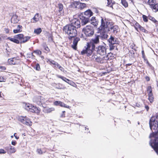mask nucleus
<instances>
[{"mask_svg": "<svg viewBox=\"0 0 158 158\" xmlns=\"http://www.w3.org/2000/svg\"><path fill=\"white\" fill-rule=\"evenodd\" d=\"M63 31L69 35V39L71 40L74 38L77 34V31L75 27L72 25L68 24L63 27Z\"/></svg>", "mask_w": 158, "mask_h": 158, "instance_id": "obj_1", "label": "nucleus"}, {"mask_svg": "<svg viewBox=\"0 0 158 158\" xmlns=\"http://www.w3.org/2000/svg\"><path fill=\"white\" fill-rule=\"evenodd\" d=\"M149 138L150 139L149 144L158 155V134L151 133Z\"/></svg>", "mask_w": 158, "mask_h": 158, "instance_id": "obj_2", "label": "nucleus"}, {"mask_svg": "<svg viewBox=\"0 0 158 158\" xmlns=\"http://www.w3.org/2000/svg\"><path fill=\"white\" fill-rule=\"evenodd\" d=\"M112 23L110 20L108 19L101 17V24L98 28V30L101 31H107Z\"/></svg>", "mask_w": 158, "mask_h": 158, "instance_id": "obj_3", "label": "nucleus"}, {"mask_svg": "<svg viewBox=\"0 0 158 158\" xmlns=\"http://www.w3.org/2000/svg\"><path fill=\"white\" fill-rule=\"evenodd\" d=\"M149 126L152 131V133L158 134V122L155 117H152L149 120Z\"/></svg>", "mask_w": 158, "mask_h": 158, "instance_id": "obj_4", "label": "nucleus"}, {"mask_svg": "<svg viewBox=\"0 0 158 158\" xmlns=\"http://www.w3.org/2000/svg\"><path fill=\"white\" fill-rule=\"evenodd\" d=\"M108 55L103 57H98L97 55L94 53L91 58L100 64H103L105 63L107 60H109L110 58L108 57Z\"/></svg>", "mask_w": 158, "mask_h": 158, "instance_id": "obj_5", "label": "nucleus"}, {"mask_svg": "<svg viewBox=\"0 0 158 158\" xmlns=\"http://www.w3.org/2000/svg\"><path fill=\"white\" fill-rule=\"evenodd\" d=\"M85 49L83 50L81 52V54L82 55L86 54L87 56H89L93 54L94 51L95 50V49H92V46L89 44V43H87L86 46H85Z\"/></svg>", "mask_w": 158, "mask_h": 158, "instance_id": "obj_6", "label": "nucleus"}, {"mask_svg": "<svg viewBox=\"0 0 158 158\" xmlns=\"http://www.w3.org/2000/svg\"><path fill=\"white\" fill-rule=\"evenodd\" d=\"M107 31L112 35H116L119 32V29L118 26L114 25L112 23Z\"/></svg>", "mask_w": 158, "mask_h": 158, "instance_id": "obj_7", "label": "nucleus"}, {"mask_svg": "<svg viewBox=\"0 0 158 158\" xmlns=\"http://www.w3.org/2000/svg\"><path fill=\"white\" fill-rule=\"evenodd\" d=\"M83 31L86 36H92L94 33L93 27L90 26H87L83 29Z\"/></svg>", "mask_w": 158, "mask_h": 158, "instance_id": "obj_8", "label": "nucleus"}, {"mask_svg": "<svg viewBox=\"0 0 158 158\" xmlns=\"http://www.w3.org/2000/svg\"><path fill=\"white\" fill-rule=\"evenodd\" d=\"M107 48L103 45H99L95 48V51L98 54L101 56H104L106 54Z\"/></svg>", "mask_w": 158, "mask_h": 158, "instance_id": "obj_9", "label": "nucleus"}, {"mask_svg": "<svg viewBox=\"0 0 158 158\" xmlns=\"http://www.w3.org/2000/svg\"><path fill=\"white\" fill-rule=\"evenodd\" d=\"M99 35H95V37L92 38L90 43L89 44L92 46V49H95L96 48L95 44H98L99 43Z\"/></svg>", "mask_w": 158, "mask_h": 158, "instance_id": "obj_10", "label": "nucleus"}, {"mask_svg": "<svg viewBox=\"0 0 158 158\" xmlns=\"http://www.w3.org/2000/svg\"><path fill=\"white\" fill-rule=\"evenodd\" d=\"M33 102H35L38 105L41 106L44 103V98L41 96L35 97L33 98Z\"/></svg>", "mask_w": 158, "mask_h": 158, "instance_id": "obj_11", "label": "nucleus"}, {"mask_svg": "<svg viewBox=\"0 0 158 158\" xmlns=\"http://www.w3.org/2000/svg\"><path fill=\"white\" fill-rule=\"evenodd\" d=\"M79 18L81 21L82 25H84L88 23L89 21V19L85 17L83 14H81L79 16Z\"/></svg>", "mask_w": 158, "mask_h": 158, "instance_id": "obj_12", "label": "nucleus"}, {"mask_svg": "<svg viewBox=\"0 0 158 158\" xmlns=\"http://www.w3.org/2000/svg\"><path fill=\"white\" fill-rule=\"evenodd\" d=\"M70 25H72L75 27V28H78L80 27L81 26L80 21L77 19H74L72 21V23Z\"/></svg>", "mask_w": 158, "mask_h": 158, "instance_id": "obj_13", "label": "nucleus"}, {"mask_svg": "<svg viewBox=\"0 0 158 158\" xmlns=\"http://www.w3.org/2000/svg\"><path fill=\"white\" fill-rule=\"evenodd\" d=\"M108 41L109 44H116L119 43L118 39L112 36V35H110V37L108 40Z\"/></svg>", "mask_w": 158, "mask_h": 158, "instance_id": "obj_14", "label": "nucleus"}, {"mask_svg": "<svg viewBox=\"0 0 158 158\" xmlns=\"http://www.w3.org/2000/svg\"><path fill=\"white\" fill-rule=\"evenodd\" d=\"M99 31L98 30V33H100V35H99V38H100L102 40H106L107 39L108 36V35L105 32L106 31Z\"/></svg>", "mask_w": 158, "mask_h": 158, "instance_id": "obj_15", "label": "nucleus"}, {"mask_svg": "<svg viewBox=\"0 0 158 158\" xmlns=\"http://www.w3.org/2000/svg\"><path fill=\"white\" fill-rule=\"evenodd\" d=\"M74 5H76V8H80L82 9L86 7V4L84 3H81L78 2H75L74 3Z\"/></svg>", "mask_w": 158, "mask_h": 158, "instance_id": "obj_16", "label": "nucleus"}, {"mask_svg": "<svg viewBox=\"0 0 158 158\" xmlns=\"http://www.w3.org/2000/svg\"><path fill=\"white\" fill-rule=\"evenodd\" d=\"M40 111V110L36 106L30 105V112L38 114Z\"/></svg>", "mask_w": 158, "mask_h": 158, "instance_id": "obj_17", "label": "nucleus"}, {"mask_svg": "<svg viewBox=\"0 0 158 158\" xmlns=\"http://www.w3.org/2000/svg\"><path fill=\"white\" fill-rule=\"evenodd\" d=\"M57 7L58 9V11L60 13V15L62 16L64 15V10L63 4L59 3L58 4Z\"/></svg>", "mask_w": 158, "mask_h": 158, "instance_id": "obj_18", "label": "nucleus"}, {"mask_svg": "<svg viewBox=\"0 0 158 158\" xmlns=\"http://www.w3.org/2000/svg\"><path fill=\"white\" fill-rule=\"evenodd\" d=\"M80 40V38L78 37H76L74 39L73 44L72 47L74 49H77V46L78 42Z\"/></svg>", "mask_w": 158, "mask_h": 158, "instance_id": "obj_19", "label": "nucleus"}, {"mask_svg": "<svg viewBox=\"0 0 158 158\" xmlns=\"http://www.w3.org/2000/svg\"><path fill=\"white\" fill-rule=\"evenodd\" d=\"M93 13L90 10H88L85 11L83 14L85 17L89 18L91 16L93 15Z\"/></svg>", "mask_w": 158, "mask_h": 158, "instance_id": "obj_20", "label": "nucleus"}, {"mask_svg": "<svg viewBox=\"0 0 158 158\" xmlns=\"http://www.w3.org/2000/svg\"><path fill=\"white\" fill-rule=\"evenodd\" d=\"M39 14L36 13L33 18L31 19V22L35 23L38 22L39 20Z\"/></svg>", "mask_w": 158, "mask_h": 158, "instance_id": "obj_21", "label": "nucleus"}, {"mask_svg": "<svg viewBox=\"0 0 158 158\" xmlns=\"http://www.w3.org/2000/svg\"><path fill=\"white\" fill-rule=\"evenodd\" d=\"M57 77L58 78L62 79L64 81L66 82L67 83H68L69 84H71V81L69 80V79H67L66 78L64 77L59 75H57Z\"/></svg>", "mask_w": 158, "mask_h": 158, "instance_id": "obj_22", "label": "nucleus"}, {"mask_svg": "<svg viewBox=\"0 0 158 158\" xmlns=\"http://www.w3.org/2000/svg\"><path fill=\"white\" fill-rule=\"evenodd\" d=\"M54 109L53 108H48V107H45L44 108V109L43 110V111L44 113H49L51 112L52 111H54Z\"/></svg>", "mask_w": 158, "mask_h": 158, "instance_id": "obj_23", "label": "nucleus"}, {"mask_svg": "<svg viewBox=\"0 0 158 158\" xmlns=\"http://www.w3.org/2000/svg\"><path fill=\"white\" fill-rule=\"evenodd\" d=\"M18 16L16 15H13L11 19V22L12 23H17L19 21L18 19H17Z\"/></svg>", "mask_w": 158, "mask_h": 158, "instance_id": "obj_24", "label": "nucleus"}, {"mask_svg": "<svg viewBox=\"0 0 158 158\" xmlns=\"http://www.w3.org/2000/svg\"><path fill=\"white\" fill-rule=\"evenodd\" d=\"M8 61L10 64L14 65L16 64L17 63L16 58H15V57H14L10 59H9L8 60Z\"/></svg>", "mask_w": 158, "mask_h": 158, "instance_id": "obj_25", "label": "nucleus"}, {"mask_svg": "<svg viewBox=\"0 0 158 158\" xmlns=\"http://www.w3.org/2000/svg\"><path fill=\"white\" fill-rule=\"evenodd\" d=\"M22 31V26L21 25H17V28L13 30L14 33H16L21 32Z\"/></svg>", "mask_w": 158, "mask_h": 158, "instance_id": "obj_26", "label": "nucleus"}, {"mask_svg": "<svg viewBox=\"0 0 158 158\" xmlns=\"http://www.w3.org/2000/svg\"><path fill=\"white\" fill-rule=\"evenodd\" d=\"M91 23L94 26H97L98 24V22L96 21L95 17H92L91 19Z\"/></svg>", "mask_w": 158, "mask_h": 158, "instance_id": "obj_27", "label": "nucleus"}, {"mask_svg": "<svg viewBox=\"0 0 158 158\" xmlns=\"http://www.w3.org/2000/svg\"><path fill=\"white\" fill-rule=\"evenodd\" d=\"M150 8L152 9L155 12H156L158 11V3H156L154 5L152 6Z\"/></svg>", "mask_w": 158, "mask_h": 158, "instance_id": "obj_28", "label": "nucleus"}, {"mask_svg": "<svg viewBox=\"0 0 158 158\" xmlns=\"http://www.w3.org/2000/svg\"><path fill=\"white\" fill-rule=\"evenodd\" d=\"M55 87L56 89H64L65 87L62 84L60 83L56 84Z\"/></svg>", "mask_w": 158, "mask_h": 158, "instance_id": "obj_29", "label": "nucleus"}, {"mask_svg": "<svg viewBox=\"0 0 158 158\" xmlns=\"http://www.w3.org/2000/svg\"><path fill=\"white\" fill-rule=\"evenodd\" d=\"M7 39L9 40L10 41L16 44H19V41L17 38H15L14 37V38L8 37L7 38Z\"/></svg>", "mask_w": 158, "mask_h": 158, "instance_id": "obj_30", "label": "nucleus"}, {"mask_svg": "<svg viewBox=\"0 0 158 158\" xmlns=\"http://www.w3.org/2000/svg\"><path fill=\"white\" fill-rule=\"evenodd\" d=\"M147 3L151 7L156 3V0H148Z\"/></svg>", "mask_w": 158, "mask_h": 158, "instance_id": "obj_31", "label": "nucleus"}, {"mask_svg": "<svg viewBox=\"0 0 158 158\" xmlns=\"http://www.w3.org/2000/svg\"><path fill=\"white\" fill-rule=\"evenodd\" d=\"M29 39L30 37L26 36L25 37H24V36H23V37L22 39V40H21V41L20 42V43H25Z\"/></svg>", "mask_w": 158, "mask_h": 158, "instance_id": "obj_32", "label": "nucleus"}, {"mask_svg": "<svg viewBox=\"0 0 158 158\" xmlns=\"http://www.w3.org/2000/svg\"><path fill=\"white\" fill-rule=\"evenodd\" d=\"M42 46L43 48L47 52H48L50 50L47 46L46 45V44L45 43H44L42 44Z\"/></svg>", "mask_w": 158, "mask_h": 158, "instance_id": "obj_33", "label": "nucleus"}, {"mask_svg": "<svg viewBox=\"0 0 158 158\" xmlns=\"http://www.w3.org/2000/svg\"><path fill=\"white\" fill-rule=\"evenodd\" d=\"M23 35L22 34H19L17 35H16L14 36V37L17 38V39H19L20 42L21 41V40H22V38H23Z\"/></svg>", "mask_w": 158, "mask_h": 158, "instance_id": "obj_34", "label": "nucleus"}, {"mask_svg": "<svg viewBox=\"0 0 158 158\" xmlns=\"http://www.w3.org/2000/svg\"><path fill=\"white\" fill-rule=\"evenodd\" d=\"M42 31L41 29L40 28H39L34 30V33L37 34V35L39 34Z\"/></svg>", "mask_w": 158, "mask_h": 158, "instance_id": "obj_35", "label": "nucleus"}, {"mask_svg": "<svg viewBox=\"0 0 158 158\" xmlns=\"http://www.w3.org/2000/svg\"><path fill=\"white\" fill-rule=\"evenodd\" d=\"M16 151L14 147H13L10 145V150L9 152L10 153H14Z\"/></svg>", "mask_w": 158, "mask_h": 158, "instance_id": "obj_36", "label": "nucleus"}, {"mask_svg": "<svg viewBox=\"0 0 158 158\" xmlns=\"http://www.w3.org/2000/svg\"><path fill=\"white\" fill-rule=\"evenodd\" d=\"M121 3L125 7H127L128 6V3L126 0H121Z\"/></svg>", "mask_w": 158, "mask_h": 158, "instance_id": "obj_37", "label": "nucleus"}, {"mask_svg": "<svg viewBox=\"0 0 158 158\" xmlns=\"http://www.w3.org/2000/svg\"><path fill=\"white\" fill-rule=\"evenodd\" d=\"M47 62L48 63L49 62V64H53L54 65L55 64L56 62L53 60H51L50 59H47Z\"/></svg>", "mask_w": 158, "mask_h": 158, "instance_id": "obj_38", "label": "nucleus"}, {"mask_svg": "<svg viewBox=\"0 0 158 158\" xmlns=\"http://www.w3.org/2000/svg\"><path fill=\"white\" fill-rule=\"evenodd\" d=\"M20 120L21 122H22L24 124H25L27 125H30V124L29 123V122H27V121H25L23 117L20 118Z\"/></svg>", "mask_w": 158, "mask_h": 158, "instance_id": "obj_39", "label": "nucleus"}, {"mask_svg": "<svg viewBox=\"0 0 158 158\" xmlns=\"http://www.w3.org/2000/svg\"><path fill=\"white\" fill-rule=\"evenodd\" d=\"M23 106L24 107V108L26 110H30L29 104H27L25 103H23Z\"/></svg>", "mask_w": 158, "mask_h": 158, "instance_id": "obj_40", "label": "nucleus"}, {"mask_svg": "<svg viewBox=\"0 0 158 158\" xmlns=\"http://www.w3.org/2000/svg\"><path fill=\"white\" fill-rule=\"evenodd\" d=\"M140 25L137 23H136L135 24L134 26V27H135L136 30L138 31H139L138 30V28H139L140 27Z\"/></svg>", "mask_w": 158, "mask_h": 158, "instance_id": "obj_41", "label": "nucleus"}, {"mask_svg": "<svg viewBox=\"0 0 158 158\" xmlns=\"http://www.w3.org/2000/svg\"><path fill=\"white\" fill-rule=\"evenodd\" d=\"M48 41L50 42H52L53 41V36L51 34H50L48 36Z\"/></svg>", "mask_w": 158, "mask_h": 158, "instance_id": "obj_42", "label": "nucleus"}, {"mask_svg": "<svg viewBox=\"0 0 158 158\" xmlns=\"http://www.w3.org/2000/svg\"><path fill=\"white\" fill-rule=\"evenodd\" d=\"M139 29L140 31H142L143 32H144L146 33H148V31L146 30L143 27H142L141 26L140 27Z\"/></svg>", "mask_w": 158, "mask_h": 158, "instance_id": "obj_43", "label": "nucleus"}, {"mask_svg": "<svg viewBox=\"0 0 158 158\" xmlns=\"http://www.w3.org/2000/svg\"><path fill=\"white\" fill-rule=\"evenodd\" d=\"M142 17L143 18L144 21L146 22H148V18L146 16L144 15H143Z\"/></svg>", "mask_w": 158, "mask_h": 158, "instance_id": "obj_44", "label": "nucleus"}, {"mask_svg": "<svg viewBox=\"0 0 158 158\" xmlns=\"http://www.w3.org/2000/svg\"><path fill=\"white\" fill-rule=\"evenodd\" d=\"M114 44H109V47H110V50H113L114 48L115 47V46L114 45Z\"/></svg>", "mask_w": 158, "mask_h": 158, "instance_id": "obj_45", "label": "nucleus"}, {"mask_svg": "<svg viewBox=\"0 0 158 158\" xmlns=\"http://www.w3.org/2000/svg\"><path fill=\"white\" fill-rule=\"evenodd\" d=\"M149 19L150 20L152 21L153 22H154L155 23H156L157 22V21L155 19L151 16H149Z\"/></svg>", "mask_w": 158, "mask_h": 158, "instance_id": "obj_46", "label": "nucleus"}, {"mask_svg": "<svg viewBox=\"0 0 158 158\" xmlns=\"http://www.w3.org/2000/svg\"><path fill=\"white\" fill-rule=\"evenodd\" d=\"M148 93H150L152 92V87L151 86H148L147 88Z\"/></svg>", "mask_w": 158, "mask_h": 158, "instance_id": "obj_47", "label": "nucleus"}, {"mask_svg": "<svg viewBox=\"0 0 158 158\" xmlns=\"http://www.w3.org/2000/svg\"><path fill=\"white\" fill-rule=\"evenodd\" d=\"M34 52L36 53L38 55H40L41 54V52L40 50H37L35 51Z\"/></svg>", "mask_w": 158, "mask_h": 158, "instance_id": "obj_48", "label": "nucleus"}, {"mask_svg": "<svg viewBox=\"0 0 158 158\" xmlns=\"http://www.w3.org/2000/svg\"><path fill=\"white\" fill-rule=\"evenodd\" d=\"M6 79L4 77H0V82L5 81Z\"/></svg>", "mask_w": 158, "mask_h": 158, "instance_id": "obj_49", "label": "nucleus"}, {"mask_svg": "<svg viewBox=\"0 0 158 158\" xmlns=\"http://www.w3.org/2000/svg\"><path fill=\"white\" fill-rule=\"evenodd\" d=\"M36 151L37 153L39 154H43V152L40 149H37Z\"/></svg>", "mask_w": 158, "mask_h": 158, "instance_id": "obj_50", "label": "nucleus"}, {"mask_svg": "<svg viewBox=\"0 0 158 158\" xmlns=\"http://www.w3.org/2000/svg\"><path fill=\"white\" fill-rule=\"evenodd\" d=\"M35 69L37 70H39L40 69V65L38 64H37L36 65Z\"/></svg>", "mask_w": 158, "mask_h": 158, "instance_id": "obj_51", "label": "nucleus"}, {"mask_svg": "<svg viewBox=\"0 0 158 158\" xmlns=\"http://www.w3.org/2000/svg\"><path fill=\"white\" fill-rule=\"evenodd\" d=\"M148 100L150 102H153L154 100V98L153 96L152 97H148Z\"/></svg>", "mask_w": 158, "mask_h": 158, "instance_id": "obj_52", "label": "nucleus"}, {"mask_svg": "<svg viewBox=\"0 0 158 158\" xmlns=\"http://www.w3.org/2000/svg\"><path fill=\"white\" fill-rule=\"evenodd\" d=\"M60 101H55L54 103V104L56 105V106H58V105H60Z\"/></svg>", "mask_w": 158, "mask_h": 158, "instance_id": "obj_53", "label": "nucleus"}, {"mask_svg": "<svg viewBox=\"0 0 158 158\" xmlns=\"http://www.w3.org/2000/svg\"><path fill=\"white\" fill-rule=\"evenodd\" d=\"M60 103L59 106H60L61 107H64V106H65V104L64 103L60 101Z\"/></svg>", "mask_w": 158, "mask_h": 158, "instance_id": "obj_54", "label": "nucleus"}, {"mask_svg": "<svg viewBox=\"0 0 158 158\" xmlns=\"http://www.w3.org/2000/svg\"><path fill=\"white\" fill-rule=\"evenodd\" d=\"M6 152V151L2 149H0V154H5Z\"/></svg>", "mask_w": 158, "mask_h": 158, "instance_id": "obj_55", "label": "nucleus"}, {"mask_svg": "<svg viewBox=\"0 0 158 158\" xmlns=\"http://www.w3.org/2000/svg\"><path fill=\"white\" fill-rule=\"evenodd\" d=\"M4 31L6 33H8L9 32L10 30L8 28H5Z\"/></svg>", "mask_w": 158, "mask_h": 158, "instance_id": "obj_56", "label": "nucleus"}, {"mask_svg": "<svg viewBox=\"0 0 158 158\" xmlns=\"http://www.w3.org/2000/svg\"><path fill=\"white\" fill-rule=\"evenodd\" d=\"M142 54L143 58L144 60H145V55L144 54V52L143 50L142 51Z\"/></svg>", "mask_w": 158, "mask_h": 158, "instance_id": "obj_57", "label": "nucleus"}, {"mask_svg": "<svg viewBox=\"0 0 158 158\" xmlns=\"http://www.w3.org/2000/svg\"><path fill=\"white\" fill-rule=\"evenodd\" d=\"M6 68L4 66H0V69L2 70H6Z\"/></svg>", "mask_w": 158, "mask_h": 158, "instance_id": "obj_58", "label": "nucleus"}, {"mask_svg": "<svg viewBox=\"0 0 158 158\" xmlns=\"http://www.w3.org/2000/svg\"><path fill=\"white\" fill-rule=\"evenodd\" d=\"M5 149L8 151V152H9V151L10 150V145L9 146L6 147Z\"/></svg>", "mask_w": 158, "mask_h": 158, "instance_id": "obj_59", "label": "nucleus"}, {"mask_svg": "<svg viewBox=\"0 0 158 158\" xmlns=\"http://www.w3.org/2000/svg\"><path fill=\"white\" fill-rule=\"evenodd\" d=\"M55 67L56 68H58L60 66V65L56 62L55 64Z\"/></svg>", "mask_w": 158, "mask_h": 158, "instance_id": "obj_60", "label": "nucleus"}, {"mask_svg": "<svg viewBox=\"0 0 158 158\" xmlns=\"http://www.w3.org/2000/svg\"><path fill=\"white\" fill-rule=\"evenodd\" d=\"M108 1L107 4L108 6H109V5L111 4L112 2V0H107Z\"/></svg>", "mask_w": 158, "mask_h": 158, "instance_id": "obj_61", "label": "nucleus"}, {"mask_svg": "<svg viewBox=\"0 0 158 158\" xmlns=\"http://www.w3.org/2000/svg\"><path fill=\"white\" fill-rule=\"evenodd\" d=\"M16 143V142L15 141H13L11 142V144L13 145H15Z\"/></svg>", "mask_w": 158, "mask_h": 158, "instance_id": "obj_62", "label": "nucleus"}, {"mask_svg": "<svg viewBox=\"0 0 158 158\" xmlns=\"http://www.w3.org/2000/svg\"><path fill=\"white\" fill-rule=\"evenodd\" d=\"M148 93V97L153 96L152 92L150 93Z\"/></svg>", "mask_w": 158, "mask_h": 158, "instance_id": "obj_63", "label": "nucleus"}, {"mask_svg": "<svg viewBox=\"0 0 158 158\" xmlns=\"http://www.w3.org/2000/svg\"><path fill=\"white\" fill-rule=\"evenodd\" d=\"M59 69L62 71H63L64 70V69L60 66L59 67Z\"/></svg>", "mask_w": 158, "mask_h": 158, "instance_id": "obj_64", "label": "nucleus"}]
</instances>
